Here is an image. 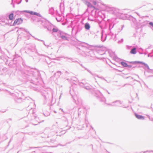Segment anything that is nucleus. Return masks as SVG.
<instances>
[{
	"label": "nucleus",
	"instance_id": "nucleus-1",
	"mask_svg": "<svg viewBox=\"0 0 153 153\" xmlns=\"http://www.w3.org/2000/svg\"><path fill=\"white\" fill-rule=\"evenodd\" d=\"M23 20L21 18H18L16 19L14 21L13 24V26H15L16 25H19L22 23Z\"/></svg>",
	"mask_w": 153,
	"mask_h": 153
},
{
	"label": "nucleus",
	"instance_id": "nucleus-2",
	"mask_svg": "<svg viewBox=\"0 0 153 153\" xmlns=\"http://www.w3.org/2000/svg\"><path fill=\"white\" fill-rule=\"evenodd\" d=\"M121 64L124 67H128L129 68H131L132 67L131 65H128L126 63L124 62H121Z\"/></svg>",
	"mask_w": 153,
	"mask_h": 153
},
{
	"label": "nucleus",
	"instance_id": "nucleus-3",
	"mask_svg": "<svg viewBox=\"0 0 153 153\" xmlns=\"http://www.w3.org/2000/svg\"><path fill=\"white\" fill-rule=\"evenodd\" d=\"M136 117L138 119H144V117L141 115H139L136 114H135Z\"/></svg>",
	"mask_w": 153,
	"mask_h": 153
},
{
	"label": "nucleus",
	"instance_id": "nucleus-4",
	"mask_svg": "<svg viewBox=\"0 0 153 153\" xmlns=\"http://www.w3.org/2000/svg\"><path fill=\"white\" fill-rule=\"evenodd\" d=\"M130 53L131 54H135L136 53V48H134L131 49Z\"/></svg>",
	"mask_w": 153,
	"mask_h": 153
},
{
	"label": "nucleus",
	"instance_id": "nucleus-5",
	"mask_svg": "<svg viewBox=\"0 0 153 153\" xmlns=\"http://www.w3.org/2000/svg\"><path fill=\"white\" fill-rule=\"evenodd\" d=\"M9 19L10 20H12L13 19V13H11L9 15Z\"/></svg>",
	"mask_w": 153,
	"mask_h": 153
},
{
	"label": "nucleus",
	"instance_id": "nucleus-6",
	"mask_svg": "<svg viewBox=\"0 0 153 153\" xmlns=\"http://www.w3.org/2000/svg\"><path fill=\"white\" fill-rule=\"evenodd\" d=\"M27 13H30L32 15H37V13H36L33 12V11H26Z\"/></svg>",
	"mask_w": 153,
	"mask_h": 153
},
{
	"label": "nucleus",
	"instance_id": "nucleus-7",
	"mask_svg": "<svg viewBox=\"0 0 153 153\" xmlns=\"http://www.w3.org/2000/svg\"><path fill=\"white\" fill-rule=\"evenodd\" d=\"M90 26H89V24L88 23H86L85 24V28L86 29H89L90 28Z\"/></svg>",
	"mask_w": 153,
	"mask_h": 153
},
{
	"label": "nucleus",
	"instance_id": "nucleus-8",
	"mask_svg": "<svg viewBox=\"0 0 153 153\" xmlns=\"http://www.w3.org/2000/svg\"><path fill=\"white\" fill-rule=\"evenodd\" d=\"M52 30H53V32H57L58 31L57 29H56V28H53V29Z\"/></svg>",
	"mask_w": 153,
	"mask_h": 153
},
{
	"label": "nucleus",
	"instance_id": "nucleus-9",
	"mask_svg": "<svg viewBox=\"0 0 153 153\" xmlns=\"http://www.w3.org/2000/svg\"><path fill=\"white\" fill-rule=\"evenodd\" d=\"M149 24L150 25L152 26L153 27V23L152 22H150L149 23Z\"/></svg>",
	"mask_w": 153,
	"mask_h": 153
},
{
	"label": "nucleus",
	"instance_id": "nucleus-10",
	"mask_svg": "<svg viewBox=\"0 0 153 153\" xmlns=\"http://www.w3.org/2000/svg\"><path fill=\"white\" fill-rule=\"evenodd\" d=\"M87 3L88 6L91 5V4L89 2H87Z\"/></svg>",
	"mask_w": 153,
	"mask_h": 153
},
{
	"label": "nucleus",
	"instance_id": "nucleus-11",
	"mask_svg": "<svg viewBox=\"0 0 153 153\" xmlns=\"http://www.w3.org/2000/svg\"><path fill=\"white\" fill-rule=\"evenodd\" d=\"M93 3L94 5H96V2L95 1H94Z\"/></svg>",
	"mask_w": 153,
	"mask_h": 153
}]
</instances>
